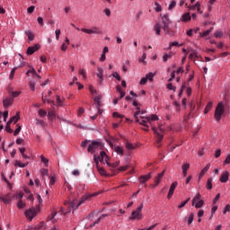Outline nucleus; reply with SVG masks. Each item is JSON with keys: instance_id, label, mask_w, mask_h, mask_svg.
<instances>
[{"instance_id": "f257e3e1", "label": "nucleus", "mask_w": 230, "mask_h": 230, "mask_svg": "<svg viewBox=\"0 0 230 230\" xmlns=\"http://www.w3.org/2000/svg\"><path fill=\"white\" fill-rule=\"evenodd\" d=\"M98 196V193H93L92 195L84 196L81 200L78 202L77 199H74L73 201H66L65 206L67 207L66 213H71V209H78L82 204L85 202V200H89L92 197Z\"/></svg>"}, {"instance_id": "f03ea898", "label": "nucleus", "mask_w": 230, "mask_h": 230, "mask_svg": "<svg viewBox=\"0 0 230 230\" xmlns=\"http://www.w3.org/2000/svg\"><path fill=\"white\" fill-rule=\"evenodd\" d=\"M105 159H109L107 153L105 151H101L100 155H93V161L95 166L101 175H107V172L104 168L100 167V163H105Z\"/></svg>"}, {"instance_id": "7ed1b4c3", "label": "nucleus", "mask_w": 230, "mask_h": 230, "mask_svg": "<svg viewBox=\"0 0 230 230\" xmlns=\"http://www.w3.org/2000/svg\"><path fill=\"white\" fill-rule=\"evenodd\" d=\"M224 112H226V106L224 102H219L216 107L214 118L217 123H220V119H222V116H224Z\"/></svg>"}, {"instance_id": "20e7f679", "label": "nucleus", "mask_w": 230, "mask_h": 230, "mask_svg": "<svg viewBox=\"0 0 230 230\" xmlns=\"http://www.w3.org/2000/svg\"><path fill=\"white\" fill-rule=\"evenodd\" d=\"M102 148H103V144H102V142L92 141L88 145L87 152L90 154H94L96 151L102 150Z\"/></svg>"}, {"instance_id": "39448f33", "label": "nucleus", "mask_w": 230, "mask_h": 230, "mask_svg": "<svg viewBox=\"0 0 230 230\" xmlns=\"http://www.w3.org/2000/svg\"><path fill=\"white\" fill-rule=\"evenodd\" d=\"M141 211H143V203H141L140 206L131 213L129 220H141L143 218V214Z\"/></svg>"}, {"instance_id": "423d86ee", "label": "nucleus", "mask_w": 230, "mask_h": 230, "mask_svg": "<svg viewBox=\"0 0 230 230\" xmlns=\"http://www.w3.org/2000/svg\"><path fill=\"white\" fill-rule=\"evenodd\" d=\"M151 127L154 134H155V146H157V148H160L161 141H163V138L164 137L163 136V134L159 133V131L157 130V128H155V127H154V125H151Z\"/></svg>"}, {"instance_id": "0eeeda50", "label": "nucleus", "mask_w": 230, "mask_h": 230, "mask_svg": "<svg viewBox=\"0 0 230 230\" xmlns=\"http://www.w3.org/2000/svg\"><path fill=\"white\" fill-rule=\"evenodd\" d=\"M163 30L165 35H169L170 37H173L175 35V31L170 29V23H167V22L163 23Z\"/></svg>"}, {"instance_id": "6e6552de", "label": "nucleus", "mask_w": 230, "mask_h": 230, "mask_svg": "<svg viewBox=\"0 0 230 230\" xmlns=\"http://www.w3.org/2000/svg\"><path fill=\"white\" fill-rule=\"evenodd\" d=\"M26 218H29L30 221H32L35 217H37V210L35 208H30L25 211Z\"/></svg>"}, {"instance_id": "1a4fd4ad", "label": "nucleus", "mask_w": 230, "mask_h": 230, "mask_svg": "<svg viewBox=\"0 0 230 230\" xmlns=\"http://www.w3.org/2000/svg\"><path fill=\"white\" fill-rule=\"evenodd\" d=\"M140 119H142L140 125H143V127H145L144 130H146V132H148L150 128V126H148V123H150V117L140 116Z\"/></svg>"}, {"instance_id": "9d476101", "label": "nucleus", "mask_w": 230, "mask_h": 230, "mask_svg": "<svg viewBox=\"0 0 230 230\" xmlns=\"http://www.w3.org/2000/svg\"><path fill=\"white\" fill-rule=\"evenodd\" d=\"M96 76L99 77L98 84H99L100 85H103V69L102 68V66H99V67L97 68Z\"/></svg>"}, {"instance_id": "9b49d317", "label": "nucleus", "mask_w": 230, "mask_h": 230, "mask_svg": "<svg viewBox=\"0 0 230 230\" xmlns=\"http://www.w3.org/2000/svg\"><path fill=\"white\" fill-rule=\"evenodd\" d=\"M3 105L4 109H8V107L13 105V98L7 97L3 101Z\"/></svg>"}, {"instance_id": "f8f14e48", "label": "nucleus", "mask_w": 230, "mask_h": 230, "mask_svg": "<svg viewBox=\"0 0 230 230\" xmlns=\"http://www.w3.org/2000/svg\"><path fill=\"white\" fill-rule=\"evenodd\" d=\"M40 49V44H35L33 47H29L27 49V55H33L35 51H39Z\"/></svg>"}, {"instance_id": "ddd939ff", "label": "nucleus", "mask_w": 230, "mask_h": 230, "mask_svg": "<svg viewBox=\"0 0 230 230\" xmlns=\"http://www.w3.org/2000/svg\"><path fill=\"white\" fill-rule=\"evenodd\" d=\"M152 179V172H149L146 175H141L139 177V182H141V184H145L146 182H148V181H150Z\"/></svg>"}, {"instance_id": "4468645a", "label": "nucleus", "mask_w": 230, "mask_h": 230, "mask_svg": "<svg viewBox=\"0 0 230 230\" xmlns=\"http://www.w3.org/2000/svg\"><path fill=\"white\" fill-rule=\"evenodd\" d=\"M178 182L177 181H173L169 189V192L167 195V199H170L171 197L173 196V192L175 191V188H177L178 186Z\"/></svg>"}, {"instance_id": "2eb2a0df", "label": "nucleus", "mask_w": 230, "mask_h": 230, "mask_svg": "<svg viewBox=\"0 0 230 230\" xmlns=\"http://www.w3.org/2000/svg\"><path fill=\"white\" fill-rule=\"evenodd\" d=\"M219 181L223 183L227 182L229 181V172L227 171L223 172L219 178Z\"/></svg>"}, {"instance_id": "dca6fc26", "label": "nucleus", "mask_w": 230, "mask_h": 230, "mask_svg": "<svg viewBox=\"0 0 230 230\" xmlns=\"http://www.w3.org/2000/svg\"><path fill=\"white\" fill-rule=\"evenodd\" d=\"M188 170H190V164L185 163L181 165V175L182 177H186L188 175Z\"/></svg>"}, {"instance_id": "f3484780", "label": "nucleus", "mask_w": 230, "mask_h": 230, "mask_svg": "<svg viewBox=\"0 0 230 230\" xmlns=\"http://www.w3.org/2000/svg\"><path fill=\"white\" fill-rule=\"evenodd\" d=\"M209 166L210 164H208L202 169L199 176V181H200V179H202L204 175H206V173L208 172V170H209Z\"/></svg>"}, {"instance_id": "a211bd4d", "label": "nucleus", "mask_w": 230, "mask_h": 230, "mask_svg": "<svg viewBox=\"0 0 230 230\" xmlns=\"http://www.w3.org/2000/svg\"><path fill=\"white\" fill-rule=\"evenodd\" d=\"M181 21L182 22H188V21H191V15L190 14V13H186L181 16Z\"/></svg>"}, {"instance_id": "6ab92c4d", "label": "nucleus", "mask_w": 230, "mask_h": 230, "mask_svg": "<svg viewBox=\"0 0 230 230\" xmlns=\"http://www.w3.org/2000/svg\"><path fill=\"white\" fill-rule=\"evenodd\" d=\"M198 10V13H202V12H200V3H196V4H194V5H190L189 6V10Z\"/></svg>"}, {"instance_id": "aec40b11", "label": "nucleus", "mask_w": 230, "mask_h": 230, "mask_svg": "<svg viewBox=\"0 0 230 230\" xmlns=\"http://www.w3.org/2000/svg\"><path fill=\"white\" fill-rule=\"evenodd\" d=\"M164 177V171L162 172L158 173V175L155 178V182H156V185L161 182V180Z\"/></svg>"}, {"instance_id": "412c9836", "label": "nucleus", "mask_w": 230, "mask_h": 230, "mask_svg": "<svg viewBox=\"0 0 230 230\" xmlns=\"http://www.w3.org/2000/svg\"><path fill=\"white\" fill-rule=\"evenodd\" d=\"M163 28V26L161 25V23H155V27H154V31H155L156 35H161V29Z\"/></svg>"}, {"instance_id": "4be33fe9", "label": "nucleus", "mask_w": 230, "mask_h": 230, "mask_svg": "<svg viewBox=\"0 0 230 230\" xmlns=\"http://www.w3.org/2000/svg\"><path fill=\"white\" fill-rule=\"evenodd\" d=\"M92 31L93 35H102L103 33V31H102V30L96 26L92 27Z\"/></svg>"}, {"instance_id": "5701e85b", "label": "nucleus", "mask_w": 230, "mask_h": 230, "mask_svg": "<svg viewBox=\"0 0 230 230\" xmlns=\"http://www.w3.org/2000/svg\"><path fill=\"white\" fill-rule=\"evenodd\" d=\"M101 100H102V96H100V95L93 99V102H95V103H96V109H100V107H102Z\"/></svg>"}, {"instance_id": "b1692460", "label": "nucleus", "mask_w": 230, "mask_h": 230, "mask_svg": "<svg viewBox=\"0 0 230 230\" xmlns=\"http://www.w3.org/2000/svg\"><path fill=\"white\" fill-rule=\"evenodd\" d=\"M207 190H213V178H208L206 184Z\"/></svg>"}, {"instance_id": "393cba45", "label": "nucleus", "mask_w": 230, "mask_h": 230, "mask_svg": "<svg viewBox=\"0 0 230 230\" xmlns=\"http://www.w3.org/2000/svg\"><path fill=\"white\" fill-rule=\"evenodd\" d=\"M104 162L106 163V164L108 166H112V168H118V166H119V162H116L114 164H111V163H109V159H107V158H104Z\"/></svg>"}, {"instance_id": "a878e982", "label": "nucleus", "mask_w": 230, "mask_h": 230, "mask_svg": "<svg viewBox=\"0 0 230 230\" xmlns=\"http://www.w3.org/2000/svg\"><path fill=\"white\" fill-rule=\"evenodd\" d=\"M162 22L163 24H164V22H166L167 24H172V21H170V16H168V14H164L162 17Z\"/></svg>"}, {"instance_id": "bb28decb", "label": "nucleus", "mask_w": 230, "mask_h": 230, "mask_svg": "<svg viewBox=\"0 0 230 230\" xmlns=\"http://www.w3.org/2000/svg\"><path fill=\"white\" fill-rule=\"evenodd\" d=\"M25 35H27L29 40L31 41L35 39V35L33 34V32H31V31H26Z\"/></svg>"}, {"instance_id": "cd10ccee", "label": "nucleus", "mask_w": 230, "mask_h": 230, "mask_svg": "<svg viewBox=\"0 0 230 230\" xmlns=\"http://www.w3.org/2000/svg\"><path fill=\"white\" fill-rule=\"evenodd\" d=\"M48 118H49V119H50V121H53V119L57 118V114L55 113L54 111H49Z\"/></svg>"}, {"instance_id": "c85d7f7f", "label": "nucleus", "mask_w": 230, "mask_h": 230, "mask_svg": "<svg viewBox=\"0 0 230 230\" xmlns=\"http://www.w3.org/2000/svg\"><path fill=\"white\" fill-rule=\"evenodd\" d=\"M21 119V115L17 112L13 117L11 118V121L14 122V125Z\"/></svg>"}, {"instance_id": "c756f323", "label": "nucleus", "mask_w": 230, "mask_h": 230, "mask_svg": "<svg viewBox=\"0 0 230 230\" xmlns=\"http://www.w3.org/2000/svg\"><path fill=\"white\" fill-rule=\"evenodd\" d=\"M213 108V102H209L205 110H204V114H208V112H209L211 111V109Z\"/></svg>"}, {"instance_id": "7c9ffc66", "label": "nucleus", "mask_w": 230, "mask_h": 230, "mask_svg": "<svg viewBox=\"0 0 230 230\" xmlns=\"http://www.w3.org/2000/svg\"><path fill=\"white\" fill-rule=\"evenodd\" d=\"M114 152H116V154H119V155H123V147L117 146L114 147Z\"/></svg>"}, {"instance_id": "2f4dec72", "label": "nucleus", "mask_w": 230, "mask_h": 230, "mask_svg": "<svg viewBox=\"0 0 230 230\" xmlns=\"http://www.w3.org/2000/svg\"><path fill=\"white\" fill-rule=\"evenodd\" d=\"M190 60H193V58H199V53L197 50H192V53L189 56Z\"/></svg>"}, {"instance_id": "473e14b6", "label": "nucleus", "mask_w": 230, "mask_h": 230, "mask_svg": "<svg viewBox=\"0 0 230 230\" xmlns=\"http://www.w3.org/2000/svg\"><path fill=\"white\" fill-rule=\"evenodd\" d=\"M201 199V196H200V193H198L192 199V206H195V203L197 202H199V200H202L200 199Z\"/></svg>"}, {"instance_id": "72a5a7b5", "label": "nucleus", "mask_w": 230, "mask_h": 230, "mask_svg": "<svg viewBox=\"0 0 230 230\" xmlns=\"http://www.w3.org/2000/svg\"><path fill=\"white\" fill-rule=\"evenodd\" d=\"M196 209H200V208H202V206H204V200H199L197 201L196 204H194Z\"/></svg>"}, {"instance_id": "f704fd0d", "label": "nucleus", "mask_w": 230, "mask_h": 230, "mask_svg": "<svg viewBox=\"0 0 230 230\" xmlns=\"http://www.w3.org/2000/svg\"><path fill=\"white\" fill-rule=\"evenodd\" d=\"M36 125H40V127H42V128H46V123L44 122V120L36 119Z\"/></svg>"}, {"instance_id": "c9c22d12", "label": "nucleus", "mask_w": 230, "mask_h": 230, "mask_svg": "<svg viewBox=\"0 0 230 230\" xmlns=\"http://www.w3.org/2000/svg\"><path fill=\"white\" fill-rule=\"evenodd\" d=\"M194 217H195V214H193V212H191L188 218V226H191V224H193Z\"/></svg>"}, {"instance_id": "e433bc0d", "label": "nucleus", "mask_w": 230, "mask_h": 230, "mask_svg": "<svg viewBox=\"0 0 230 230\" xmlns=\"http://www.w3.org/2000/svg\"><path fill=\"white\" fill-rule=\"evenodd\" d=\"M25 207H26V203H24L22 199H20L17 203V208H19V209H23V208Z\"/></svg>"}, {"instance_id": "4c0bfd02", "label": "nucleus", "mask_w": 230, "mask_h": 230, "mask_svg": "<svg viewBox=\"0 0 230 230\" xmlns=\"http://www.w3.org/2000/svg\"><path fill=\"white\" fill-rule=\"evenodd\" d=\"M81 31H83L84 33H87L88 35H94L93 32V29L83 28L81 29Z\"/></svg>"}, {"instance_id": "58836bf2", "label": "nucleus", "mask_w": 230, "mask_h": 230, "mask_svg": "<svg viewBox=\"0 0 230 230\" xmlns=\"http://www.w3.org/2000/svg\"><path fill=\"white\" fill-rule=\"evenodd\" d=\"M27 164H28V163L22 164V163H21V161H16L15 162V166H19V168H26Z\"/></svg>"}, {"instance_id": "ea45409f", "label": "nucleus", "mask_w": 230, "mask_h": 230, "mask_svg": "<svg viewBox=\"0 0 230 230\" xmlns=\"http://www.w3.org/2000/svg\"><path fill=\"white\" fill-rule=\"evenodd\" d=\"M39 115L40 116V118H44V116H47L48 115V111H44L42 109L39 110Z\"/></svg>"}, {"instance_id": "a19ab883", "label": "nucleus", "mask_w": 230, "mask_h": 230, "mask_svg": "<svg viewBox=\"0 0 230 230\" xmlns=\"http://www.w3.org/2000/svg\"><path fill=\"white\" fill-rule=\"evenodd\" d=\"M111 76H113V78H116V80H118L119 82H120L121 80V76L119 75V74H118V72H113L111 74Z\"/></svg>"}, {"instance_id": "79ce46f5", "label": "nucleus", "mask_w": 230, "mask_h": 230, "mask_svg": "<svg viewBox=\"0 0 230 230\" xmlns=\"http://www.w3.org/2000/svg\"><path fill=\"white\" fill-rule=\"evenodd\" d=\"M29 87L31 91H32V93H35V82L33 81L29 82Z\"/></svg>"}, {"instance_id": "37998d69", "label": "nucleus", "mask_w": 230, "mask_h": 230, "mask_svg": "<svg viewBox=\"0 0 230 230\" xmlns=\"http://www.w3.org/2000/svg\"><path fill=\"white\" fill-rule=\"evenodd\" d=\"M188 202H190V198L187 199L185 201H182L179 206L178 208L181 209V208H184V206H186L188 204Z\"/></svg>"}, {"instance_id": "c03bdc74", "label": "nucleus", "mask_w": 230, "mask_h": 230, "mask_svg": "<svg viewBox=\"0 0 230 230\" xmlns=\"http://www.w3.org/2000/svg\"><path fill=\"white\" fill-rule=\"evenodd\" d=\"M173 46L181 47V46H182V44H179V42H177V41L171 42L169 44V49H172V47H173Z\"/></svg>"}, {"instance_id": "a18cd8bd", "label": "nucleus", "mask_w": 230, "mask_h": 230, "mask_svg": "<svg viewBox=\"0 0 230 230\" xmlns=\"http://www.w3.org/2000/svg\"><path fill=\"white\" fill-rule=\"evenodd\" d=\"M146 78L147 80H149V82H154V74L153 73H149L146 75Z\"/></svg>"}, {"instance_id": "49530a36", "label": "nucleus", "mask_w": 230, "mask_h": 230, "mask_svg": "<svg viewBox=\"0 0 230 230\" xmlns=\"http://www.w3.org/2000/svg\"><path fill=\"white\" fill-rule=\"evenodd\" d=\"M211 31H213V27H211L209 30L205 31L202 33L201 37H208V35H209V33H210Z\"/></svg>"}, {"instance_id": "de8ad7c7", "label": "nucleus", "mask_w": 230, "mask_h": 230, "mask_svg": "<svg viewBox=\"0 0 230 230\" xmlns=\"http://www.w3.org/2000/svg\"><path fill=\"white\" fill-rule=\"evenodd\" d=\"M42 227H44V222H40L38 226H36L32 229L33 230H40V229H42Z\"/></svg>"}, {"instance_id": "09e8293b", "label": "nucleus", "mask_w": 230, "mask_h": 230, "mask_svg": "<svg viewBox=\"0 0 230 230\" xmlns=\"http://www.w3.org/2000/svg\"><path fill=\"white\" fill-rule=\"evenodd\" d=\"M0 200H2V202H4V204H10V199L8 197H0Z\"/></svg>"}, {"instance_id": "8fccbe9b", "label": "nucleus", "mask_w": 230, "mask_h": 230, "mask_svg": "<svg viewBox=\"0 0 230 230\" xmlns=\"http://www.w3.org/2000/svg\"><path fill=\"white\" fill-rule=\"evenodd\" d=\"M146 59V53H144L142 55V58L139 59V62H142L144 66H146V61H145Z\"/></svg>"}, {"instance_id": "3c124183", "label": "nucleus", "mask_w": 230, "mask_h": 230, "mask_svg": "<svg viewBox=\"0 0 230 230\" xmlns=\"http://www.w3.org/2000/svg\"><path fill=\"white\" fill-rule=\"evenodd\" d=\"M105 217H109V214H102V215L96 220V224H100V222H102V220H103V218H105Z\"/></svg>"}, {"instance_id": "603ef678", "label": "nucleus", "mask_w": 230, "mask_h": 230, "mask_svg": "<svg viewBox=\"0 0 230 230\" xmlns=\"http://www.w3.org/2000/svg\"><path fill=\"white\" fill-rule=\"evenodd\" d=\"M126 148H128V150H134V145L130 142H126Z\"/></svg>"}, {"instance_id": "864d4df0", "label": "nucleus", "mask_w": 230, "mask_h": 230, "mask_svg": "<svg viewBox=\"0 0 230 230\" xmlns=\"http://www.w3.org/2000/svg\"><path fill=\"white\" fill-rule=\"evenodd\" d=\"M17 70V67L13 68V70L10 73L9 78L11 80H13V76L15 75V71Z\"/></svg>"}, {"instance_id": "5fc2aeb1", "label": "nucleus", "mask_w": 230, "mask_h": 230, "mask_svg": "<svg viewBox=\"0 0 230 230\" xmlns=\"http://www.w3.org/2000/svg\"><path fill=\"white\" fill-rule=\"evenodd\" d=\"M89 143L91 144V140H84V142L81 143V146H82L83 148H87V145H88Z\"/></svg>"}, {"instance_id": "6e6d98bb", "label": "nucleus", "mask_w": 230, "mask_h": 230, "mask_svg": "<svg viewBox=\"0 0 230 230\" xmlns=\"http://www.w3.org/2000/svg\"><path fill=\"white\" fill-rule=\"evenodd\" d=\"M229 211H230V205L227 204L223 209V214L226 215V213H229Z\"/></svg>"}, {"instance_id": "4d7b16f0", "label": "nucleus", "mask_w": 230, "mask_h": 230, "mask_svg": "<svg viewBox=\"0 0 230 230\" xmlns=\"http://www.w3.org/2000/svg\"><path fill=\"white\" fill-rule=\"evenodd\" d=\"M40 159L44 163L45 166H48V164L49 163V160H48V158L44 157V155H41Z\"/></svg>"}, {"instance_id": "13d9d810", "label": "nucleus", "mask_w": 230, "mask_h": 230, "mask_svg": "<svg viewBox=\"0 0 230 230\" xmlns=\"http://www.w3.org/2000/svg\"><path fill=\"white\" fill-rule=\"evenodd\" d=\"M167 89H169V91H176V87H174L173 86V84H172V83H169L168 84H167Z\"/></svg>"}, {"instance_id": "bf43d9fd", "label": "nucleus", "mask_w": 230, "mask_h": 230, "mask_svg": "<svg viewBox=\"0 0 230 230\" xmlns=\"http://www.w3.org/2000/svg\"><path fill=\"white\" fill-rule=\"evenodd\" d=\"M174 6H177V2H175V0H173V1L170 4L168 10H173V7H174Z\"/></svg>"}, {"instance_id": "052dcab7", "label": "nucleus", "mask_w": 230, "mask_h": 230, "mask_svg": "<svg viewBox=\"0 0 230 230\" xmlns=\"http://www.w3.org/2000/svg\"><path fill=\"white\" fill-rule=\"evenodd\" d=\"M57 102H58V107H62V102H64L62 99H60V96L57 95Z\"/></svg>"}, {"instance_id": "680f3d73", "label": "nucleus", "mask_w": 230, "mask_h": 230, "mask_svg": "<svg viewBox=\"0 0 230 230\" xmlns=\"http://www.w3.org/2000/svg\"><path fill=\"white\" fill-rule=\"evenodd\" d=\"M27 12L29 13H33V12H35V5H31L29 8H27Z\"/></svg>"}, {"instance_id": "e2e57ef3", "label": "nucleus", "mask_w": 230, "mask_h": 230, "mask_svg": "<svg viewBox=\"0 0 230 230\" xmlns=\"http://www.w3.org/2000/svg\"><path fill=\"white\" fill-rule=\"evenodd\" d=\"M17 128L14 130L13 136H19V133L21 132V126L17 125Z\"/></svg>"}, {"instance_id": "0e129e2a", "label": "nucleus", "mask_w": 230, "mask_h": 230, "mask_svg": "<svg viewBox=\"0 0 230 230\" xmlns=\"http://www.w3.org/2000/svg\"><path fill=\"white\" fill-rule=\"evenodd\" d=\"M1 114L4 118V121H6V119H8V111H4V113L0 112V116Z\"/></svg>"}, {"instance_id": "69168bd1", "label": "nucleus", "mask_w": 230, "mask_h": 230, "mask_svg": "<svg viewBox=\"0 0 230 230\" xmlns=\"http://www.w3.org/2000/svg\"><path fill=\"white\" fill-rule=\"evenodd\" d=\"M113 118H125V116L119 114V112H113Z\"/></svg>"}, {"instance_id": "338daca9", "label": "nucleus", "mask_w": 230, "mask_h": 230, "mask_svg": "<svg viewBox=\"0 0 230 230\" xmlns=\"http://www.w3.org/2000/svg\"><path fill=\"white\" fill-rule=\"evenodd\" d=\"M21 94V92H12V96L11 98H17Z\"/></svg>"}, {"instance_id": "774afa93", "label": "nucleus", "mask_w": 230, "mask_h": 230, "mask_svg": "<svg viewBox=\"0 0 230 230\" xmlns=\"http://www.w3.org/2000/svg\"><path fill=\"white\" fill-rule=\"evenodd\" d=\"M224 164H230V155H228L225 159Z\"/></svg>"}]
</instances>
